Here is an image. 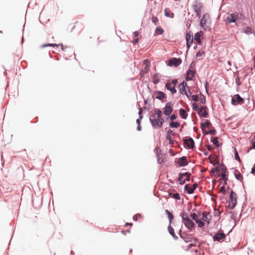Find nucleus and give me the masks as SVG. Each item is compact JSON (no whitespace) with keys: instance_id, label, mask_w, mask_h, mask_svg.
I'll return each instance as SVG.
<instances>
[{"instance_id":"nucleus-57","label":"nucleus","mask_w":255,"mask_h":255,"mask_svg":"<svg viewBox=\"0 0 255 255\" xmlns=\"http://www.w3.org/2000/svg\"><path fill=\"white\" fill-rule=\"evenodd\" d=\"M191 217L195 221H197V220L199 219L198 216L195 213L191 214Z\"/></svg>"},{"instance_id":"nucleus-49","label":"nucleus","mask_w":255,"mask_h":255,"mask_svg":"<svg viewBox=\"0 0 255 255\" xmlns=\"http://www.w3.org/2000/svg\"><path fill=\"white\" fill-rule=\"evenodd\" d=\"M57 46L55 47L58 48L59 46L61 47V49L62 51H65V49L67 47L66 46H64L62 43L57 44Z\"/></svg>"},{"instance_id":"nucleus-38","label":"nucleus","mask_w":255,"mask_h":255,"mask_svg":"<svg viewBox=\"0 0 255 255\" xmlns=\"http://www.w3.org/2000/svg\"><path fill=\"white\" fill-rule=\"evenodd\" d=\"M205 52L204 51H203L202 50H199L198 52H197V53L195 55V58H197L198 57L204 56L205 55Z\"/></svg>"},{"instance_id":"nucleus-40","label":"nucleus","mask_w":255,"mask_h":255,"mask_svg":"<svg viewBox=\"0 0 255 255\" xmlns=\"http://www.w3.org/2000/svg\"><path fill=\"white\" fill-rule=\"evenodd\" d=\"M151 19L152 22L153 24H154L155 25H158L159 24L158 23L159 19L157 16H154L152 14Z\"/></svg>"},{"instance_id":"nucleus-50","label":"nucleus","mask_w":255,"mask_h":255,"mask_svg":"<svg viewBox=\"0 0 255 255\" xmlns=\"http://www.w3.org/2000/svg\"><path fill=\"white\" fill-rule=\"evenodd\" d=\"M220 192L223 195L226 194L228 192L224 186L221 187Z\"/></svg>"},{"instance_id":"nucleus-26","label":"nucleus","mask_w":255,"mask_h":255,"mask_svg":"<svg viewBox=\"0 0 255 255\" xmlns=\"http://www.w3.org/2000/svg\"><path fill=\"white\" fill-rule=\"evenodd\" d=\"M234 176H235V178L238 180H239L241 182H243V175L240 173L239 171L237 169H236L234 171Z\"/></svg>"},{"instance_id":"nucleus-24","label":"nucleus","mask_w":255,"mask_h":255,"mask_svg":"<svg viewBox=\"0 0 255 255\" xmlns=\"http://www.w3.org/2000/svg\"><path fill=\"white\" fill-rule=\"evenodd\" d=\"M164 15L166 17L169 18H173L174 14V13L170 10L169 8H165L164 9Z\"/></svg>"},{"instance_id":"nucleus-55","label":"nucleus","mask_w":255,"mask_h":255,"mask_svg":"<svg viewBox=\"0 0 255 255\" xmlns=\"http://www.w3.org/2000/svg\"><path fill=\"white\" fill-rule=\"evenodd\" d=\"M156 116H157L156 115V113H155V111H154L153 112H152L150 115V116H149V121H150V119H156Z\"/></svg>"},{"instance_id":"nucleus-54","label":"nucleus","mask_w":255,"mask_h":255,"mask_svg":"<svg viewBox=\"0 0 255 255\" xmlns=\"http://www.w3.org/2000/svg\"><path fill=\"white\" fill-rule=\"evenodd\" d=\"M159 125H160V128H162L163 126V125L164 123L165 122V119L161 117V118H159Z\"/></svg>"},{"instance_id":"nucleus-18","label":"nucleus","mask_w":255,"mask_h":255,"mask_svg":"<svg viewBox=\"0 0 255 255\" xmlns=\"http://www.w3.org/2000/svg\"><path fill=\"white\" fill-rule=\"evenodd\" d=\"M165 87L166 89L169 90L172 94H174L177 92L175 86H173L172 87H171L169 83H167L165 84Z\"/></svg>"},{"instance_id":"nucleus-6","label":"nucleus","mask_w":255,"mask_h":255,"mask_svg":"<svg viewBox=\"0 0 255 255\" xmlns=\"http://www.w3.org/2000/svg\"><path fill=\"white\" fill-rule=\"evenodd\" d=\"M186 82L185 80H183L178 86L179 92L181 95H187L186 91L190 89Z\"/></svg>"},{"instance_id":"nucleus-2","label":"nucleus","mask_w":255,"mask_h":255,"mask_svg":"<svg viewBox=\"0 0 255 255\" xmlns=\"http://www.w3.org/2000/svg\"><path fill=\"white\" fill-rule=\"evenodd\" d=\"M182 141L184 143V147L187 149H191L195 147L194 140L190 136L183 137Z\"/></svg>"},{"instance_id":"nucleus-14","label":"nucleus","mask_w":255,"mask_h":255,"mask_svg":"<svg viewBox=\"0 0 255 255\" xmlns=\"http://www.w3.org/2000/svg\"><path fill=\"white\" fill-rule=\"evenodd\" d=\"M204 34L203 31L200 30L194 34L193 38L195 40V42L199 45L202 44V40L201 39V36Z\"/></svg>"},{"instance_id":"nucleus-21","label":"nucleus","mask_w":255,"mask_h":255,"mask_svg":"<svg viewBox=\"0 0 255 255\" xmlns=\"http://www.w3.org/2000/svg\"><path fill=\"white\" fill-rule=\"evenodd\" d=\"M179 114L180 118L183 120H186L188 114L185 112V111L183 108H180L179 110Z\"/></svg>"},{"instance_id":"nucleus-28","label":"nucleus","mask_w":255,"mask_h":255,"mask_svg":"<svg viewBox=\"0 0 255 255\" xmlns=\"http://www.w3.org/2000/svg\"><path fill=\"white\" fill-rule=\"evenodd\" d=\"M185 39H193V33L191 30H186Z\"/></svg>"},{"instance_id":"nucleus-17","label":"nucleus","mask_w":255,"mask_h":255,"mask_svg":"<svg viewBox=\"0 0 255 255\" xmlns=\"http://www.w3.org/2000/svg\"><path fill=\"white\" fill-rule=\"evenodd\" d=\"M226 237L225 234L222 232L216 234L213 237L214 241H220L221 240L225 239Z\"/></svg>"},{"instance_id":"nucleus-59","label":"nucleus","mask_w":255,"mask_h":255,"mask_svg":"<svg viewBox=\"0 0 255 255\" xmlns=\"http://www.w3.org/2000/svg\"><path fill=\"white\" fill-rule=\"evenodd\" d=\"M186 94L187 95H185L187 98L189 99V100H190V97L192 96V93L190 91V89H189L187 91H186Z\"/></svg>"},{"instance_id":"nucleus-52","label":"nucleus","mask_w":255,"mask_h":255,"mask_svg":"<svg viewBox=\"0 0 255 255\" xmlns=\"http://www.w3.org/2000/svg\"><path fill=\"white\" fill-rule=\"evenodd\" d=\"M190 218L187 215V214L185 213H183L182 214V221H184L186 220V219H189Z\"/></svg>"},{"instance_id":"nucleus-35","label":"nucleus","mask_w":255,"mask_h":255,"mask_svg":"<svg viewBox=\"0 0 255 255\" xmlns=\"http://www.w3.org/2000/svg\"><path fill=\"white\" fill-rule=\"evenodd\" d=\"M157 75L158 73L155 74L152 77V82L154 84H157L160 82V79L157 77Z\"/></svg>"},{"instance_id":"nucleus-16","label":"nucleus","mask_w":255,"mask_h":255,"mask_svg":"<svg viewBox=\"0 0 255 255\" xmlns=\"http://www.w3.org/2000/svg\"><path fill=\"white\" fill-rule=\"evenodd\" d=\"M183 222L185 226L190 230H191L194 227V223L190 218L186 219V220Z\"/></svg>"},{"instance_id":"nucleus-47","label":"nucleus","mask_w":255,"mask_h":255,"mask_svg":"<svg viewBox=\"0 0 255 255\" xmlns=\"http://www.w3.org/2000/svg\"><path fill=\"white\" fill-rule=\"evenodd\" d=\"M190 189H192V188L190 187L189 186V184H186L184 186V191L187 193L188 194H189V193L188 192V190H190Z\"/></svg>"},{"instance_id":"nucleus-33","label":"nucleus","mask_w":255,"mask_h":255,"mask_svg":"<svg viewBox=\"0 0 255 255\" xmlns=\"http://www.w3.org/2000/svg\"><path fill=\"white\" fill-rule=\"evenodd\" d=\"M201 219L207 222L209 224L210 220V216L208 214H206L205 213L203 212Z\"/></svg>"},{"instance_id":"nucleus-60","label":"nucleus","mask_w":255,"mask_h":255,"mask_svg":"<svg viewBox=\"0 0 255 255\" xmlns=\"http://www.w3.org/2000/svg\"><path fill=\"white\" fill-rule=\"evenodd\" d=\"M191 97V100L192 101L196 102L198 100V97H197V95H195V94L192 95Z\"/></svg>"},{"instance_id":"nucleus-25","label":"nucleus","mask_w":255,"mask_h":255,"mask_svg":"<svg viewBox=\"0 0 255 255\" xmlns=\"http://www.w3.org/2000/svg\"><path fill=\"white\" fill-rule=\"evenodd\" d=\"M168 195L170 198L174 199L176 200H180L181 199L180 196L177 192L173 193L169 192L168 193Z\"/></svg>"},{"instance_id":"nucleus-39","label":"nucleus","mask_w":255,"mask_h":255,"mask_svg":"<svg viewBox=\"0 0 255 255\" xmlns=\"http://www.w3.org/2000/svg\"><path fill=\"white\" fill-rule=\"evenodd\" d=\"M168 230L170 233V234L173 237V238H176V235L174 233V230L173 229V228L170 225L168 227Z\"/></svg>"},{"instance_id":"nucleus-43","label":"nucleus","mask_w":255,"mask_h":255,"mask_svg":"<svg viewBox=\"0 0 255 255\" xmlns=\"http://www.w3.org/2000/svg\"><path fill=\"white\" fill-rule=\"evenodd\" d=\"M197 184L196 183H195L193 185V187L192 188V189H190V190H188V192L189 193V194H193L194 192V191L197 188Z\"/></svg>"},{"instance_id":"nucleus-22","label":"nucleus","mask_w":255,"mask_h":255,"mask_svg":"<svg viewBox=\"0 0 255 255\" xmlns=\"http://www.w3.org/2000/svg\"><path fill=\"white\" fill-rule=\"evenodd\" d=\"M164 32V30L160 26H157L154 31V36L162 35Z\"/></svg>"},{"instance_id":"nucleus-1","label":"nucleus","mask_w":255,"mask_h":255,"mask_svg":"<svg viewBox=\"0 0 255 255\" xmlns=\"http://www.w3.org/2000/svg\"><path fill=\"white\" fill-rule=\"evenodd\" d=\"M190 175L191 173L189 172H179L178 173V177L176 179V180L179 182V184L180 185H183L186 182L190 181Z\"/></svg>"},{"instance_id":"nucleus-62","label":"nucleus","mask_w":255,"mask_h":255,"mask_svg":"<svg viewBox=\"0 0 255 255\" xmlns=\"http://www.w3.org/2000/svg\"><path fill=\"white\" fill-rule=\"evenodd\" d=\"M200 102L202 104H204L206 103V97L205 96H203V97H201Z\"/></svg>"},{"instance_id":"nucleus-56","label":"nucleus","mask_w":255,"mask_h":255,"mask_svg":"<svg viewBox=\"0 0 255 255\" xmlns=\"http://www.w3.org/2000/svg\"><path fill=\"white\" fill-rule=\"evenodd\" d=\"M143 119V116H138V118L136 120V123L137 125L139 124L141 125L142 119Z\"/></svg>"},{"instance_id":"nucleus-8","label":"nucleus","mask_w":255,"mask_h":255,"mask_svg":"<svg viewBox=\"0 0 255 255\" xmlns=\"http://www.w3.org/2000/svg\"><path fill=\"white\" fill-rule=\"evenodd\" d=\"M174 163L175 165H178V167H185L188 164L187 160V157L182 156L179 158H176L174 160Z\"/></svg>"},{"instance_id":"nucleus-58","label":"nucleus","mask_w":255,"mask_h":255,"mask_svg":"<svg viewBox=\"0 0 255 255\" xmlns=\"http://www.w3.org/2000/svg\"><path fill=\"white\" fill-rule=\"evenodd\" d=\"M204 124L205 125V126L209 127H212V125L211 122L208 120H205Z\"/></svg>"},{"instance_id":"nucleus-37","label":"nucleus","mask_w":255,"mask_h":255,"mask_svg":"<svg viewBox=\"0 0 255 255\" xmlns=\"http://www.w3.org/2000/svg\"><path fill=\"white\" fill-rule=\"evenodd\" d=\"M198 115L200 118H207L208 117V112L205 111L203 112H202L200 113H198Z\"/></svg>"},{"instance_id":"nucleus-45","label":"nucleus","mask_w":255,"mask_h":255,"mask_svg":"<svg viewBox=\"0 0 255 255\" xmlns=\"http://www.w3.org/2000/svg\"><path fill=\"white\" fill-rule=\"evenodd\" d=\"M168 142H169V143L171 145V147H173V144L174 143H176L177 145V146H179L180 144L177 141H174L172 139H170L169 140H168Z\"/></svg>"},{"instance_id":"nucleus-23","label":"nucleus","mask_w":255,"mask_h":255,"mask_svg":"<svg viewBox=\"0 0 255 255\" xmlns=\"http://www.w3.org/2000/svg\"><path fill=\"white\" fill-rule=\"evenodd\" d=\"M185 40H186V48H187V50L186 51V54H185V59H186L188 52L191 46L192 45V44L193 43V39H185Z\"/></svg>"},{"instance_id":"nucleus-34","label":"nucleus","mask_w":255,"mask_h":255,"mask_svg":"<svg viewBox=\"0 0 255 255\" xmlns=\"http://www.w3.org/2000/svg\"><path fill=\"white\" fill-rule=\"evenodd\" d=\"M57 45H57L56 43H45V44L41 45L40 47L41 48H44L46 47L50 46V47H52L53 48H55L56 47V46H57Z\"/></svg>"},{"instance_id":"nucleus-63","label":"nucleus","mask_w":255,"mask_h":255,"mask_svg":"<svg viewBox=\"0 0 255 255\" xmlns=\"http://www.w3.org/2000/svg\"><path fill=\"white\" fill-rule=\"evenodd\" d=\"M252 147L250 148V149H255V140L254 139H252L251 141Z\"/></svg>"},{"instance_id":"nucleus-4","label":"nucleus","mask_w":255,"mask_h":255,"mask_svg":"<svg viewBox=\"0 0 255 255\" xmlns=\"http://www.w3.org/2000/svg\"><path fill=\"white\" fill-rule=\"evenodd\" d=\"M237 198L238 196L236 193L233 190H231L230 191L229 200L232 206H230V205H229L226 207H235L237 204Z\"/></svg>"},{"instance_id":"nucleus-15","label":"nucleus","mask_w":255,"mask_h":255,"mask_svg":"<svg viewBox=\"0 0 255 255\" xmlns=\"http://www.w3.org/2000/svg\"><path fill=\"white\" fill-rule=\"evenodd\" d=\"M159 122V119L158 118L156 119H150L149 121L151 126L153 129L160 128Z\"/></svg>"},{"instance_id":"nucleus-10","label":"nucleus","mask_w":255,"mask_h":255,"mask_svg":"<svg viewBox=\"0 0 255 255\" xmlns=\"http://www.w3.org/2000/svg\"><path fill=\"white\" fill-rule=\"evenodd\" d=\"M173 110L172 103L171 102H168L163 109V113L165 116H169L172 113Z\"/></svg>"},{"instance_id":"nucleus-3","label":"nucleus","mask_w":255,"mask_h":255,"mask_svg":"<svg viewBox=\"0 0 255 255\" xmlns=\"http://www.w3.org/2000/svg\"><path fill=\"white\" fill-rule=\"evenodd\" d=\"M210 18V15L208 13L204 14L201 17L199 22L200 26L202 28L204 31H206L207 28H208L209 30H211V28H209L207 25V20Z\"/></svg>"},{"instance_id":"nucleus-11","label":"nucleus","mask_w":255,"mask_h":255,"mask_svg":"<svg viewBox=\"0 0 255 255\" xmlns=\"http://www.w3.org/2000/svg\"><path fill=\"white\" fill-rule=\"evenodd\" d=\"M152 98L162 101L163 99L166 98V95L162 91L155 90L153 92Z\"/></svg>"},{"instance_id":"nucleus-29","label":"nucleus","mask_w":255,"mask_h":255,"mask_svg":"<svg viewBox=\"0 0 255 255\" xmlns=\"http://www.w3.org/2000/svg\"><path fill=\"white\" fill-rule=\"evenodd\" d=\"M136 105H138V107H139V108H138V110H138V116H142V113H143V110H149V109H150V108H147V107H144L142 109L139 106L138 102H137Z\"/></svg>"},{"instance_id":"nucleus-19","label":"nucleus","mask_w":255,"mask_h":255,"mask_svg":"<svg viewBox=\"0 0 255 255\" xmlns=\"http://www.w3.org/2000/svg\"><path fill=\"white\" fill-rule=\"evenodd\" d=\"M156 156L157 158V162L158 164L162 165L164 163V160L162 158V155L161 151L159 150V153H156Z\"/></svg>"},{"instance_id":"nucleus-42","label":"nucleus","mask_w":255,"mask_h":255,"mask_svg":"<svg viewBox=\"0 0 255 255\" xmlns=\"http://www.w3.org/2000/svg\"><path fill=\"white\" fill-rule=\"evenodd\" d=\"M166 213H167V214L168 215V218H169V223H170V224H171V221L173 218V215H172V214L168 210H166L165 211Z\"/></svg>"},{"instance_id":"nucleus-5","label":"nucleus","mask_w":255,"mask_h":255,"mask_svg":"<svg viewBox=\"0 0 255 255\" xmlns=\"http://www.w3.org/2000/svg\"><path fill=\"white\" fill-rule=\"evenodd\" d=\"M238 12L236 11L229 13L225 20V22L227 24L236 23L238 21Z\"/></svg>"},{"instance_id":"nucleus-32","label":"nucleus","mask_w":255,"mask_h":255,"mask_svg":"<svg viewBox=\"0 0 255 255\" xmlns=\"http://www.w3.org/2000/svg\"><path fill=\"white\" fill-rule=\"evenodd\" d=\"M233 152L234 153V159L240 162L241 160L238 151L235 147H233Z\"/></svg>"},{"instance_id":"nucleus-9","label":"nucleus","mask_w":255,"mask_h":255,"mask_svg":"<svg viewBox=\"0 0 255 255\" xmlns=\"http://www.w3.org/2000/svg\"><path fill=\"white\" fill-rule=\"evenodd\" d=\"M182 59L180 58L173 57L169 60L168 66H174L175 68L178 67L182 63Z\"/></svg>"},{"instance_id":"nucleus-41","label":"nucleus","mask_w":255,"mask_h":255,"mask_svg":"<svg viewBox=\"0 0 255 255\" xmlns=\"http://www.w3.org/2000/svg\"><path fill=\"white\" fill-rule=\"evenodd\" d=\"M238 20H245L246 19V17L245 16V15L241 13V12H238Z\"/></svg>"},{"instance_id":"nucleus-13","label":"nucleus","mask_w":255,"mask_h":255,"mask_svg":"<svg viewBox=\"0 0 255 255\" xmlns=\"http://www.w3.org/2000/svg\"><path fill=\"white\" fill-rule=\"evenodd\" d=\"M195 70H192L190 68H188L186 73V76L185 78V80L186 81H193V78L195 76Z\"/></svg>"},{"instance_id":"nucleus-46","label":"nucleus","mask_w":255,"mask_h":255,"mask_svg":"<svg viewBox=\"0 0 255 255\" xmlns=\"http://www.w3.org/2000/svg\"><path fill=\"white\" fill-rule=\"evenodd\" d=\"M192 109L194 111H198L199 109V106L197 105V104L195 102H192L191 103Z\"/></svg>"},{"instance_id":"nucleus-7","label":"nucleus","mask_w":255,"mask_h":255,"mask_svg":"<svg viewBox=\"0 0 255 255\" xmlns=\"http://www.w3.org/2000/svg\"><path fill=\"white\" fill-rule=\"evenodd\" d=\"M245 100L239 94H235L231 99V104L233 106L242 105L244 103Z\"/></svg>"},{"instance_id":"nucleus-51","label":"nucleus","mask_w":255,"mask_h":255,"mask_svg":"<svg viewBox=\"0 0 255 255\" xmlns=\"http://www.w3.org/2000/svg\"><path fill=\"white\" fill-rule=\"evenodd\" d=\"M229 176V172H224L221 174L220 176L222 178H227V177H228Z\"/></svg>"},{"instance_id":"nucleus-64","label":"nucleus","mask_w":255,"mask_h":255,"mask_svg":"<svg viewBox=\"0 0 255 255\" xmlns=\"http://www.w3.org/2000/svg\"><path fill=\"white\" fill-rule=\"evenodd\" d=\"M216 130L215 129V128H213L211 130H210L209 131H208V133L209 134H211V135H214L216 133Z\"/></svg>"},{"instance_id":"nucleus-48","label":"nucleus","mask_w":255,"mask_h":255,"mask_svg":"<svg viewBox=\"0 0 255 255\" xmlns=\"http://www.w3.org/2000/svg\"><path fill=\"white\" fill-rule=\"evenodd\" d=\"M170 120L174 121L178 118V115L177 114H172L170 116Z\"/></svg>"},{"instance_id":"nucleus-27","label":"nucleus","mask_w":255,"mask_h":255,"mask_svg":"<svg viewBox=\"0 0 255 255\" xmlns=\"http://www.w3.org/2000/svg\"><path fill=\"white\" fill-rule=\"evenodd\" d=\"M180 125V123L178 122L171 121L169 123V127L172 128H177Z\"/></svg>"},{"instance_id":"nucleus-31","label":"nucleus","mask_w":255,"mask_h":255,"mask_svg":"<svg viewBox=\"0 0 255 255\" xmlns=\"http://www.w3.org/2000/svg\"><path fill=\"white\" fill-rule=\"evenodd\" d=\"M243 32L247 35L253 33V30L250 26H247L246 28L243 29Z\"/></svg>"},{"instance_id":"nucleus-61","label":"nucleus","mask_w":255,"mask_h":255,"mask_svg":"<svg viewBox=\"0 0 255 255\" xmlns=\"http://www.w3.org/2000/svg\"><path fill=\"white\" fill-rule=\"evenodd\" d=\"M221 164H222L221 170L223 171V172H228L226 166L222 163Z\"/></svg>"},{"instance_id":"nucleus-44","label":"nucleus","mask_w":255,"mask_h":255,"mask_svg":"<svg viewBox=\"0 0 255 255\" xmlns=\"http://www.w3.org/2000/svg\"><path fill=\"white\" fill-rule=\"evenodd\" d=\"M196 222L198 224V227L200 228H202L204 226V223L202 221V219L199 218V219H198Z\"/></svg>"},{"instance_id":"nucleus-36","label":"nucleus","mask_w":255,"mask_h":255,"mask_svg":"<svg viewBox=\"0 0 255 255\" xmlns=\"http://www.w3.org/2000/svg\"><path fill=\"white\" fill-rule=\"evenodd\" d=\"M154 111L157 116V118H160L162 117V115L163 114V112L159 108H156L154 110Z\"/></svg>"},{"instance_id":"nucleus-12","label":"nucleus","mask_w":255,"mask_h":255,"mask_svg":"<svg viewBox=\"0 0 255 255\" xmlns=\"http://www.w3.org/2000/svg\"><path fill=\"white\" fill-rule=\"evenodd\" d=\"M203 6V3L201 2V0H194L192 4L194 11H202Z\"/></svg>"},{"instance_id":"nucleus-53","label":"nucleus","mask_w":255,"mask_h":255,"mask_svg":"<svg viewBox=\"0 0 255 255\" xmlns=\"http://www.w3.org/2000/svg\"><path fill=\"white\" fill-rule=\"evenodd\" d=\"M141 218V215L139 214H136L133 217V219L134 221H136L138 219Z\"/></svg>"},{"instance_id":"nucleus-20","label":"nucleus","mask_w":255,"mask_h":255,"mask_svg":"<svg viewBox=\"0 0 255 255\" xmlns=\"http://www.w3.org/2000/svg\"><path fill=\"white\" fill-rule=\"evenodd\" d=\"M150 65H146L144 66V68L143 69H142L140 71V77H143L144 75L148 73L149 70Z\"/></svg>"},{"instance_id":"nucleus-30","label":"nucleus","mask_w":255,"mask_h":255,"mask_svg":"<svg viewBox=\"0 0 255 255\" xmlns=\"http://www.w3.org/2000/svg\"><path fill=\"white\" fill-rule=\"evenodd\" d=\"M211 141L217 147L221 146V144L219 143L218 138L217 137H215L214 138H211Z\"/></svg>"}]
</instances>
